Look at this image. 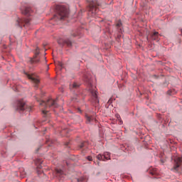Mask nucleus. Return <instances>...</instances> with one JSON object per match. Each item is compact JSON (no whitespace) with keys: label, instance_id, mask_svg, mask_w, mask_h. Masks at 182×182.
Instances as JSON below:
<instances>
[{"label":"nucleus","instance_id":"25","mask_svg":"<svg viewBox=\"0 0 182 182\" xmlns=\"http://www.w3.org/2000/svg\"><path fill=\"white\" fill-rule=\"evenodd\" d=\"M69 46H72V42H69Z\"/></svg>","mask_w":182,"mask_h":182},{"label":"nucleus","instance_id":"24","mask_svg":"<svg viewBox=\"0 0 182 182\" xmlns=\"http://www.w3.org/2000/svg\"><path fill=\"white\" fill-rule=\"evenodd\" d=\"M87 160H89V161H92V160H93V159L92 158V156H88Z\"/></svg>","mask_w":182,"mask_h":182},{"label":"nucleus","instance_id":"12","mask_svg":"<svg viewBox=\"0 0 182 182\" xmlns=\"http://www.w3.org/2000/svg\"><path fill=\"white\" fill-rule=\"evenodd\" d=\"M21 13L23 15H29L31 14V8L25 7L23 10H21Z\"/></svg>","mask_w":182,"mask_h":182},{"label":"nucleus","instance_id":"10","mask_svg":"<svg viewBox=\"0 0 182 182\" xmlns=\"http://www.w3.org/2000/svg\"><path fill=\"white\" fill-rule=\"evenodd\" d=\"M29 22H31L29 18H18L17 20L18 26H22L23 23H25V25H29Z\"/></svg>","mask_w":182,"mask_h":182},{"label":"nucleus","instance_id":"3","mask_svg":"<svg viewBox=\"0 0 182 182\" xmlns=\"http://www.w3.org/2000/svg\"><path fill=\"white\" fill-rule=\"evenodd\" d=\"M40 105L44 106V109H48V107H58V103L56 100H53L52 98H50L47 102L42 101Z\"/></svg>","mask_w":182,"mask_h":182},{"label":"nucleus","instance_id":"9","mask_svg":"<svg viewBox=\"0 0 182 182\" xmlns=\"http://www.w3.org/2000/svg\"><path fill=\"white\" fill-rule=\"evenodd\" d=\"M26 109V104L23 100L18 101L17 110L23 111Z\"/></svg>","mask_w":182,"mask_h":182},{"label":"nucleus","instance_id":"13","mask_svg":"<svg viewBox=\"0 0 182 182\" xmlns=\"http://www.w3.org/2000/svg\"><path fill=\"white\" fill-rule=\"evenodd\" d=\"M151 38L154 41H159V32L155 31L151 34Z\"/></svg>","mask_w":182,"mask_h":182},{"label":"nucleus","instance_id":"11","mask_svg":"<svg viewBox=\"0 0 182 182\" xmlns=\"http://www.w3.org/2000/svg\"><path fill=\"white\" fill-rule=\"evenodd\" d=\"M91 96L92 97L93 102H95V105L99 103V100L97 99V92L93 90H91Z\"/></svg>","mask_w":182,"mask_h":182},{"label":"nucleus","instance_id":"8","mask_svg":"<svg viewBox=\"0 0 182 182\" xmlns=\"http://www.w3.org/2000/svg\"><path fill=\"white\" fill-rule=\"evenodd\" d=\"M27 77L31 80V82H33V83L36 84L35 87H38V84L39 83V80H38V78L35 77V76H33V75L32 74H26Z\"/></svg>","mask_w":182,"mask_h":182},{"label":"nucleus","instance_id":"20","mask_svg":"<svg viewBox=\"0 0 182 182\" xmlns=\"http://www.w3.org/2000/svg\"><path fill=\"white\" fill-rule=\"evenodd\" d=\"M55 171L57 174H60V175L63 174V171L60 169H56Z\"/></svg>","mask_w":182,"mask_h":182},{"label":"nucleus","instance_id":"5","mask_svg":"<svg viewBox=\"0 0 182 182\" xmlns=\"http://www.w3.org/2000/svg\"><path fill=\"white\" fill-rule=\"evenodd\" d=\"M39 48H36L34 57L31 59V63H39L41 62V58L39 57Z\"/></svg>","mask_w":182,"mask_h":182},{"label":"nucleus","instance_id":"22","mask_svg":"<svg viewBox=\"0 0 182 182\" xmlns=\"http://www.w3.org/2000/svg\"><path fill=\"white\" fill-rule=\"evenodd\" d=\"M117 28H120V26H122V21H118V23H117Z\"/></svg>","mask_w":182,"mask_h":182},{"label":"nucleus","instance_id":"16","mask_svg":"<svg viewBox=\"0 0 182 182\" xmlns=\"http://www.w3.org/2000/svg\"><path fill=\"white\" fill-rule=\"evenodd\" d=\"M87 146V143L86 142H82L80 144V149H86Z\"/></svg>","mask_w":182,"mask_h":182},{"label":"nucleus","instance_id":"2","mask_svg":"<svg viewBox=\"0 0 182 182\" xmlns=\"http://www.w3.org/2000/svg\"><path fill=\"white\" fill-rule=\"evenodd\" d=\"M90 2L88 11L91 14V16H95L97 12V6L100 5L96 0L88 1Z\"/></svg>","mask_w":182,"mask_h":182},{"label":"nucleus","instance_id":"28","mask_svg":"<svg viewBox=\"0 0 182 182\" xmlns=\"http://www.w3.org/2000/svg\"><path fill=\"white\" fill-rule=\"evenodd\" d=\"M29 110H31V107H28Z\"/></svg>","mask_w":182,"mask_h":182},{"label":"nucleus","instance_id":"27","mask_svg":"<svg viewBox=\"0 0 182 182\" xmlns=\"http://www.w3.org/2000/svg\"><path fill=\"white\" fill-rule=\"evenodd\" d=\"M61 68H63V65L61 64Z\"/></svg>","mask_w":182,"mask_h":182},{"label":"nucleus","instance_id":"15","mask_svg":"<svg viewBox=\"0 0 182 182\" xmlns=\"http://www.w3.org/2000/svg\"><path fill=\"white\" fill-rule=\"evenodd\" d=\"M85 80L88 83L90 86H92V81H90V78L87 77L86 75L84 77Z\"/></svg>","mask_w":182,"mask_h":182},{"label":"nucleus","instance_id":"6","mask_svg":"<svg viewBox=\"0 0 182 182\" xmlns=\"http://www.w3.org/2000/svg\"><path fill=\"white\" fill-rule=\"evenodd\" d=\"M58 43L60 45V46H63V48H68V46H69V38L66 37L60 38L58 41Z\"/></svg>","mask_w":182,"mask_h":182},{"label":"nucleus","instance_id":"14","mask_svg":"<svg viewBox=\"0 0 182 182\" xmlns=\"http://www.w3.org/2000/svg\"><path fill=\"white\" fill-rule=\"evenodd\" d=\"M95 118L92 116L86 115V119L88 123H90Z\"/></svg>","mask_w":182,"mask_h":182},{"label":"nucleus","instance_id":"23","mask_svg":"<svg viewBox=\"0 0 182 182\" xmlns=\"http://www.w3.org/2000/svg\"><path fill=\"white\" fill-rule=\"evenodd\" d=\"M42 112H43V114H48V111L46 110V109H43V110L42 111Z\"/></svg>","mask_w":182,"mask_h":182},{"label":"nucleus","instance_id":"21","mask_svg":"<svg viewBox=\"0 0 182 182\" xmlns=\"http://www.w3.org/2000/svg\"><path fill=\"white\" fill-rule=\"evenodd\" d=\"M117 119L119 121L120 124H123V121H122V119L120 118V116L118 115Z\"/></svg>","mask_w":182,"mask_h":182},{"label":"nucleus","instance_id":"18","mask_svg":"<svg viewBox=\"0 0 182 182\" xmlns=\"http://www.w3.org/2000/svg\"><path fill=\"white\" fill-rule=\"evenodd\" d=\"M76 181L77 182H85L86 181V178H85L83 177H80L79 178H77Z\"/></svg>","mask_w":182,"mask_h":182},{"label":"nucleus","instance_id":"4","mask_svg":"<svg viewBox=\"0 0 182 182\" xmlns=\"http://www.w3.org/2000/svg\"><path fill=\"white\" fill-rule=\"evenodd\" d=\"M181 166H182V158L180 156H176L174 159L173 170H175V171H178V170H180V168H181Z\"/></svg>","mask_w":182,"mask_h":182},{"label":"nucleus","instance_id":"7","mask_svg":"<svg viewBox=\"0 0 182 182\" xmlns=\"http://www.w3.org/2000/svg\"><path fill=\"white\" fill-rule=\"evenodd\" d=\"M97 160H101L102 161H105V160H110V153L105 152L103 155L98 154L97 156Z\"/></svg>","mask_w":182,"mask_h":182},{"label":"nucleus","instance_id":"17","mask_svg":"<svg viewBox=\"0 0 182 182\" xmlns=\"http://www.w3.org/2000/svg\"><path fill=\"white\" fill-rule=\"evenodd\" d=\"M80 86V84H78L77 82H74L73 84V89H77Z\"/></svg>","mask_w":182,"mask_h":182},{"label":"nucleus","instance_id":"1","mask_svg":"<svg viewBox=\"0 0 182 182\" xmlns=\"http://www.w3.org/2000/svg\"><path fill=\"white\" fill-rule=\"evenodd\" d=\"M57 14L54 15L53 21H55L56 23L63 21L65 18H68V9L65 6H57Z\"/></svg>","mask_w":182,"mask_h":182},{"label":"nucleus","instance_id":"26","mask_svg":"<svg viewBox=\"0 0 182 182\" xmlns=\"http://www.w3.org/2000/svg\"><path fill=\"white\" fill-rule=\"evenodd\" d=\"M71 35H73V36H77V34L73 35V33H71Z\"/></svg>","mask_w":182,"mask_h":182},{"label":"nucleus","instance_id":"19","mask_svg":"<svg viewBox=\"0 0 182 182\" xmlns=\"http://www.w3.org/2000/svg\"><path fill=\"white\" fill-rule=\"evenodd\" d=\"M150 174H151V176H156V174H157V172L156 171V168H153L152 171H149Z\"/></svg>","mask_w":182,"mask_h":182}]
</instances>
